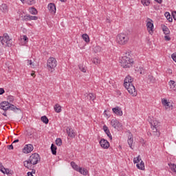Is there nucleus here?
<instances>
[{
    "label": "nucleus",
    "instance_id": "obj_62",
    "mask_svg": "<svg viewBox=\"0 0 176 176\" xmlns=\"http://www.w3.org/2000/svg\"><path fill=\"white\" fill-rule=\"evenodd\" d=\"M121 176H126V175H124V174H122Z\"/></svg>",
    "mask_w": 176,
    "mask_h": 176
},
{
    "label": "nucleus",
    "instance_id": "obj_8",
    "mask_svg": "<svg viewBox=\"0 0 176 176\" xmlns=\"http://www.w3.org/2000/svg\"><path fill=\"white\" fill-rule=\"evenodd\" d=\"M47 66L48 67V70L50 72H53L54 71V68L57 67V60L54 57H50L47 60Z\"/></svg>",
    "mask_w": 176,
    "mask_h": 176
},
{
    "label": "nucleus",
    "instance_id": "obj_50",
    "mask_svg": "<svg viewBox=\"0 0 176 176\" xmlns=\"http://www.w3.org/2000/svg\"><path fill=\"white\" fill-rule=\"evenodd\" d=\"M8 149H13V144H11V145H8L7 146Z\"/></svg>",
    "mask_w": 176,
    "mask_h": 176
},
{
    "label": "nucleus",
    "instance_id": "obj_6",
    "mask_svg": "<svg viewBox=\"0 0 176 176\" xmlns=\"http://www.w3.org/2000/svg\"><path fill=\"white\" fill-rule=\"evenodd\" d=\"M130 37L129 34L124 33H120L117 35L116 40L119 45H127Z\"/></svg>",
    "mask_w": 176,
    "mask_h": 176
},
{
    "label": "nucleus",
    "instance_id": "obj_55",
    "mask_svg": "<svg viewBox=\"0 0 176 176\" xmlns=\"http://www.w3.org/2000/svg\"><path fill=\"white\" fill-rule=\"evenodd\" d=\"M104 115H105L106 116H108V113H107V110H105V111H104Z\"/></svg>",
    "mask_w": 176,
    "mask_h": 176
},
{
    "label": "nucleus",
    "instance_id": "obj_2",
    "mask_svg": "<svg viewBox=\"0 0 176 176\" xmlns=\"http://www.w3.org/2000/svg\"><path fill=\"white\" fill-rule=\"evenodd\" d=\"M38 162H41V156L38 153H34L30 157L29 160L23 162V164L26 168H31L32 164L35 166V164H38Z\"/></svg>",
    "mask_w": 176,
    "mask_h": 176
},
{
    "label": "nucleus",
    "instance_id": "obj_53",
    "mask_svg": "<svg viewBox=\"0 0 176 176\" xmlns=\"http://www.w3.org/2000/svg\"><path fill=\"white\" fill-rule=\"evenodd\" d=\"M19 139H16L15 140L13 141L12 144H16V142H19Z\"/></svg>",
    "mask_w": 176,
    "mask_h": 176
},
{
    "label": "nucleus",
    "instance_id": "obj_43",
    "mask_svg": "<svg viewBox=\"0 0 176 176\" xmlns=\"http://www.w3.org/2000/svg\"><path fill=\"white\" fill-rule=\"evenodd\" d=\"M27 3L28 5H34V3H35V0H28Z\"/></svg>",
    "mask_w": 176,
    "mask_h": 176
},
{
    "label": "nucleus",
    "instance_id": "obj_60",
    "mask_svg": "<svg viewBox=\"0 0 176 176\" xmlns=\"http://www.w3.org/2000/svg\"><path fill=\"white\" fill-rule=\"evenodd\" d=\"M3 54V52L0 51V56H2Z\"/></svg>",
    "mask_w": 176,
    "mask_h": 176
},
{
    "label": "nucleus",
    "instance_id": "obj_4",
    "mask_svg": "<svg viewBox=\"0 0 176 176\" xmlns=\"http://www.w3.org/2000/svg\"><path fill=\"white\" fill-rule=\"evenodd\" d=\"M0 43L7 47H12L13 41L10 38L8 33H4L3 36H0Z\"/></svg>",
    "mask_w": 176,
    "mask_h": 176
},
{
    "label": "nucleus",
    "instance_id": "obj_17",
    "mask_svg": "<svg viewBox=\"0 0 176 176\" xmlns=\"http://www.w3.org/2000/svg\"><path fill=\"white\" fill-rule=\"evenodd\" d=\"M31 20H38V16H31V15H25L23 17V21H30Z\"/></svg>",
    "mask_w": 176,
    "mask_h": 176
},
{
    "label": "nucleus",
    "instance_id": "obj_5",
    "mask_svg": "<svg viewBox=\"0 0 176 176\" xmlns=\"http://www.w3.org/2000/svg\"><path fill=\"white\" fill-rule=\"evenodd\" d=\"M0 109H3V111H8L10 109L11 111H14V112H16V111H20V109L6 101L0 103Z\"/></svg>",
    "mask_w": 176,
    "mask_h": 176
},
{
    "label": "nucleus",
    "instance_id": "obj_24",
    "mask_svg": "<svg viewBox=\"0 0 176 176\" xmlns=\"http://www.w3.org/2000/svg\"><path fill=\"white\" fill-rule=\"evenodd\" d=\"M51 151L52 155H57V146L56 145L53 144L51 145Z\"/></svg>",
    "mask_w": 176,
    "mask_h": 176
},
{
    "label": "nucleus",
    "instance_id": "obj_45",
    "mask_svg": "<svg viewBox=\"0 0 176 176\" xmlns=\"http://www.w3.org/2000/svg\"><path fill=\"white\" fill-rule=\"evenodd\" d=\"M171 57H172L173 61H175L176 63V53L173 54Z\"/></svg>",
    "mask_w": 176,
    "mask_h": 176
},
{
    "label": "nucleus",
    "instance_id": "obj_51",
    "mask_svg": "<svg viewBox=\"0 0 176 176\" xmlns=\"http://www.w3.org/2000/svg\"><path fill=\"white\" fill-rule=\"evenodd\" d=\"M173 17L174 20H176V12L173 13Z\"/></svg>",
    "mask_w": 176,
    "mask_h": 176
},
{
    "label": "nucleus",
    "instance_id": "obj_52",
    "mask_svg": "<svg viewBox=\"0 0 176 176\" xmlns=\"http://www.w3.org/2000/svg\"><path fill=\"white\" fill-rule=\"evenodd\" d=\"M155 2H157V3H162L163 2V0H155Z\"/></svg>",
    "mask_w": 176,
    "mask_h": 176
},
{
    "label": "nucleus",
    "instance_id": "obj_64",
    "mask_svg": "<svg viewBox=\"0 0 176 176\" xmlns=\"http://www.w3.org/2000/svg\"><path fill=\"white\" fill-rule=\"evenodd\" d=\"M0 166H2V163L0 162Z\"/></svg>",
    "mask_w": 176,
    "mask_h": 176
},
{
    "label": "nucleus",
    "instance_id": "obj_39",
    "mask_svg": "<svg viewBox=\"0 0 176 176\" xmlns=\"http://www.w3.org/2000/svg\"><path fill=\"white\" fill-rule=\"evenodd\" d=\"M140 162H141V157L140 155H138L137 157H135L133 159V163H140Z\"/></svg>",
    "mask_w": 176,
    "mask_h": 176
},
{
    "label": "nucleus",
    "instance_id": "obj_44",
    "mask_svg": "<svg viewBox=\"0 0 176 176\" xmlns=\"http://www.w3.org/2000/svg\"><path fill=\"white\" fill-rule=\"evenodd\" d=\"M23 40L27 43H28V37L25 35L23 36Z\"/></svg>",
    "mask_w": 176,
    "mask_h": 176
},
{
    "label": "nucleus",
    "instance_id": "obj_63",
    "mask_svg": "<svg viewBox=\"0 0 176 176\" xmlns=\"http://www.w3.org/2000/svg\"><path fill=\"white\" fill-rule=\"evenodd\" d=\"M21 2H24V0H21Z\"/></svg>",
    "mask_w": 176,
    "mask_h": 176
},
{
    "label": "nucleus",
    "instance_id": "obj_38",
    "mask_svg": "<svg viewBox=\"0 0 176 176\" xmlns=\"http://www.w3.org/2000/svg\"><path fill=\"white\" fill-rule=\"evenodd\" d=\"M56 144L58 146H61V145H63V140H61L60 138H57L56 140Z\"/></svg>",
    "mask_w": 176,
    "mask_h": 176
},
{
    "label": "nucleus",
    "instance_id": "obj_30",
    "mask_svg": "<svg viewBox=\"0 0 176 176\" xmlns=\"http://www.w3.org/2000/svg\"><path fill=\"white\" fill-rule=\"evenodd\" d=\"M41 120L45 124H47V123H49V118H47V117L46 116H42L41 118Z\"/></svg>",
    "mask_w": 176,
    "mask_h": 176
},
{
    "label": "nucleus",
    "instance_id": "obj_10",
    "mask_svg": "<svg viewBox=\"0 0 176 176\" xmlns=\"http://www.w3.org/2000/svg\"><path fill=\"white\" fill-rule=\"evenodd\" d=\"M111 125L112 127H114V129H116V130H120L122 127V124L118 120H112L111 122Z\"/></svg>",
    "mask_w": 176,
    "mask_h": 176
},
{
    "label": "nucleus",
    "instance_id": "obj_34",
    "mask_svg": "<svg viewBox=\"0 0 176 176\" xmlns=\"http://www.w3.org/2000/svg\"><path fill=\"white\" fill-rule=\"evenodd\" d=\"M162 30L165 35H168V34H170V29H168L167 26L164 25Z\"/></svg>",
    "mask_w": 176,
    "mask_h": 176
},
{
    "label": "nucleus",
    "instance_id": "obj_57",
    "mask_svg": "<svg viewBox=\"0 0 176 176\" xmlns=\"http://www.w3.org/2000/svg\"><path fill=\"white\" fill-rule=\"evenodd\" d=\"M31 76H33L34 78H35V73H32Z\"/></svg>",
    "mask_w": 176,
    "mask_h": 176
},
{
    "label": "nucleus",
    "instance_id": "obj_16",
    "mask_svg": "<svg viewBox=\"0 0 176 176\" xmlns=\"http://www.w3.org/2000/svg\"><path fill=\"white\" fill-rule=\"evenodd\" d=\"M48 10L50 12V13H52V14H54L56 13V4L53 3H49Z\"/></svg>",
    "mask_w": 176,
    "mask_h": 176
},
{
    "label": "nucleus",
    "instance_id": "obj_54",
    "mask_svg": "<svg viewBox=\"0 0 176 176\" xmlns=\"http://www.w3.org/2000/svg\"><path fill=\"white\" fill-rule=\"evenodd\" d=\"M28 176H34V175H32V173L28 172Z\"/></svg>",
    "mask_w": 176,
    "mask_h": 176
},
{
    "label": "nucleus",
    "instance_id": "obj_13",
    "mask_svg": "<svg viewBox=\"0 0 176 176\" xmlns=\"http://www.w3.org/2000/svg\"><path fill=\"white\" fill-rule=\"evenodd\" d=\"M34 151V146L32 144H28L23 149V153H31Z\"/></svg>",
    "mask_w": 176,
    "mask_h": 176
},
{
    "label": "nucleus",
    "instance_id": "obj_7",
    "mask_svg": "<svg viewBox=\"0 0 176 176\" xmlns=\"http://www.w3.org/2000/svg\"><path fill=\"white\" fill-rule=\"evenodd\" d=\"M151 124L153 137H160V122L153 120Z\"/></svg>",
    "mask_w": 176,
    "mask_h": 176
},
{
    "label": "nucleus",
    "instance_id": "obj_46",
    "mask_svg": "<svg viewBox=\"0 0 176 176\" xmlns=\"http://www.w3.org/2000/svg\"><path fill=\"white\" fill-rule=\"evenodd\" d=\"M164 39L165 41H166L167 42H168V41H171V38L169 36H164Z\"/></svg>",
    "mask_w": 176,
    "mask_h": 176
},
{
    "label": "nucleus",
    "instance_id": "obj_19",
    "mask_svg": "<svg viewBox=\"0 0 176 176\" xmlns=\"http://www.w3.org/2000/svg\"><path fill=\"white\" fill-rule=\"evenodd\" d=\"M85 97H87V100L94 101V100H96V95H94V94H85Z\"/></svg>",
    "mask_w": 176,
    "mask_h": 176
},
{
    "label": "nucleus",
    "instance_id": "obj_11",
    "mask_svg": "<svg viewBox=\"0 0 176 176\" xmlns=\"http://www.w3.org/2000/svg\"><path fill=\"white\" fill-rule=\"evenodd\" d=\"M99 144L103 149H108L109 148V142L105 139H101Z\"/></svg>",
    "mask_w": 176,
    "mask_h": 176
},
{
    "label": "nucleus",
    "instance_id": "obj_31",
    "mask_svg": "<svg viewBox=\"0 0 176 176\" xmlns=\"http://www.w3.org/2000/svg\"><path fill=\"white\" fill-rule=\"evenodd\" d=\"M168 166H169L170 170L172 171H173V173H175V174H176V165L175 164L170 163V164H168Z\"/></svg>",
    "mask_w": 176,
    "mask_h": 176
},
{
    "label": "nucleus",
    "instance_id": "obj_14",
    "mask_svg": "<svg viewBox=\"0 0 176 176\" xmlns=\"http://www.w3.org/2000/svg\"><path fill=\"white\" fill-rule=\"evenodd\" d=\"M112 111L116 115H118V116H123V111H122V109L119 107H116L115 108L112 109Z\"/></svg>",
    "mask_w": 176,
    "mask_h": 176
},
{
    "label": "nucleus",
    "instance_id": "obj_48",
    "mask_svg": "<svg viewBox=\"0 0 176 176\" xmlns=\"http://www.w3.org/2000/svg\"><path fill=\"white\" fill-rule=\"evenodd\" d=\"M5 93V89L3 88H0V96H2Z\"/></svg>",
    "mask_w": 176,
    "mask_h": 176
},
{
    "label": "nucleus",
    "instance_id": "obj_56",
    "mask_svg": "<svg viewBox=\"0 0 176 176\" xmlns=\"http://www.w3.org/2000/svg\"><path fill=\"white\" fill-rule=\"evenodd\" d=\"M106 21H107V23H111V20H109V19H107V20H106Z\"/></svg>",
    "mask_w": 176,
    "mask_h": 176
},
{
    "label": "nucleus",
    "instance_id": "obj_33",
    "mask_svg": "<svg viewBox=\"0 0 176 176\" xmlns=\"http://www.w3.org/2000/svg\"><path fill=\"white\" fill-rule=\"evenodd\" d=\"M29 12L31 14H38V10L35 8H30Z\"/></svg>",
    "mask_w": 176,
    "mask_h": 176
},
{
    "label": "nucleus",
    "instance_id": "obj_1",
    "mask_svg": "<svg viewBox=\"0 0 176 176\" xmlns=\"http://www.w3.org/2000/svg\"><path fill=\"white\" fill-rule=\"evenodd\" d=\"M133 78L130 76H127L124 80V86L128 90L129 94H131L133 97H137V91L135 87L133 85Z\"/></svg>",
    "mask_w": 176,
    "mask_h": 176
},
{
    "label": "nucleus",
    "instance_id": "obj_49",
    "mask_svg": "<svg viewBox=\"0 0 176 176\" xmlns=\"http://www.w3.org/2000/svg\"><path fill=\"white\" fill-rule=\"evenodd\" d=\"M148 135L149 137H152V135H153V131H152V132H148Z\"/></svg>",
    "mask_w": 176,
    "mask_h": 176
},
{
    "label": "nucleus",
    "instance_id": "obj_15",
    "mask_svg": "<svg viewBox=\"0 0 176 176\" xmlns=\"http://www.w3.org/2000/svg\"><path fill=\"white\" fill-rule=\"evenodd\" d=\"M68 137H70L71 138H75V131L74 130L68 126L66 129Z\"/></svg>",
    "mask_w": 176,
    "mask_h": 176
},
{
    "label": "nucleus",
    "instance_id": "obj_36",
    "mask_svg": "<svg viewBox=\"0 0 176 176\" xmlns=\"http://www.w3.org/2000/svg\"><path fill=\"white\" fill-rule=\"evenodd\" d=\"M92 63H94L95 64V65H98V64H100V63H101V60L98 58H94L92 59Z\"/></svg>",
    "mask_w": 176,
    "mask_h": 176
},
{
    "label": "nucleus",
    "instance_id": "obj_37",
    "mask_svg": "<svg viewBox=\"0 0 176 176\" xmlns=\"http://www.w3.org/2000/svg\"><path fill=\"white\" fill-rule=\"evenodd\" d=\"M78 171L80 173V174H82V175H87V171H86L85 168H82L80 167L79 168Z\"/></svg>",
    "mask_w": 176,
    "mask_h": 176
},
{
    "label": "nucleus",
    "instance_id": "obj_26",
    "mask_svg": "<svg viewBox=\"0 0 176 176\" xmlns=\"http://www.w3.org/2000/svg\"><path fill=\"white\" fill-rule=\"evenodd\" d=\"M54 111L55 112H56L57 113H60V112H61V107L60 104H56L54 105Z\"/></svg>",
    "mask_w": 176,
    "mask_h": 176
},
{
    "label": "nucleus",
    "instance_id": "obj_47",
    "mask_svg": "<svg viewBox=\"0 0 176 176\" xmlns=\"http://www.w3.org/2000/svg\"><path fill=\"white\" fill-rule=\"evenodd\" d=\"M28 65H34V63H32V60H27Z\"/></svg>",
    "mask_w": 176,
    "mask_h": 176
},
{
    "label": "nucleus",
    "instance_id": "obj_25",
    "mask_svg": "<svg viewBox=\"0 0 176 176\" xmlns=\"http://www.w3.org/2000/svg\"><path fill=\"white\" fill-rule=\"evenodd\" d=\"M0 168V170L1 173H3V174H10V170H9V169L6 168L5 167H3V166H1Z\"/></svg>",
    "mask_w": 176,
    "mask_h": 176
},
{
    "label": "nucleus",
    "instance_id": "obj_32",
    "mask_svg": "<svg viewBox=\"0 0 176 176\" xmlns=\"http://www.w3.org/2000/svg\"><path fill=\"white\" fill-rule=\"evenodd\" d=\"M143 6H149L151 4V0H141Z\"/></svg>",
    "mask_w": 176,
    "mask_h": 176
},
{
    "label": "nucleus",
    "instance_id": "obj_58",
    "mask_svg": "<svg viewBox=\"0 0 176 176\" xmlns=\"http://www.w3.org/2000/svg\"><path fill=\"white\" fill-rule=\"evenodd\" d=\"M60 2H67V0H60Z\"/></svg>",
    "mask_w": 176,
    "mask_h": 176
},
{
    "label": "nucleus",
    "instance_id": "obj_40",
    "mask_svg": "<svg viewBox=\"0 0 176 176\" xmlns=\"http://www.w3.org/2000/svg\"><path fill=\"white\" fill-rule=\"evenodd\" d=\"M78 67H79V69H80L82 72H86L87 68L85 66H83V65H79Z\"/></svg>",
    "mask_w": 176,
    "mask_h": 176
},
{
    "label": "nucleus",
    "instance_id": "obj_42",
    "mask_svg": "<svg viewBox=\"0 0 176 176\" xmlns=\"http://www.w3.org/2000/svg\"><path fill=\"white\" fill-rule=\"evenodd\" d=\"M7 100L9 101V102H13L14 98L12 96H8Z\"/></svg>",
    "mask_w": 176,
    "mask_h": 176
},
{
    "label": "nucleus",
    "instance_id": "obj_12",
    "mask_svg": "<svg viewBox=\"0 0 176 176\" xmlns=\"http://www.w3.org/2000/svg\"><path fill=\"white\" fill-rule=\"evenodd\" d=\"M162 102L168 111H171V109H173V103L167 102L166 99H162Z\"/></svg>",
    "mask_w": 176,
    "mask_h": 176
},
{
    "label": "nucleus",
    "instance_id": "obj_28",
    "mask_svg": "<svg viewBox=\"0 0 176 176\" xmlns=\"http://www.w3.org/2000/svg\"><path fill=\"white\" fill-rule=\"evenodd\" d=\"M165 17L167 19L169 23H173V17H171V15L170 14L169 12L165 13Z\"/></svg>",
    "mask_w": 176,
    "mask_h": 176
},
{
    "label": "nucleus",
    "instance_id": "obj_29",
    "mask_svg": "<svg viewBox=\"0 0 176 176\" xmlns=\"http://www.w3.org/2000/svg\"><path fill=\"white\" fill-rule=\"evenodd\" d=\"M71 166L72 167V168H74V170H76V171H78L79 168H80V167H79L75 162H71Z\"/></svg>",
    "mask_w": 176,
    "mask_h": 176
},
{
    "label": "nucleus",
    "instance_id": "obj_9",
    "mask_svg": "<svg viewBox=\"0 0 176 176\" xmlns=\"http://www.w3.org/2000/svg\"><path fill=\"white\" fill-rule=\"evenodd\" d=\"M148 21L146 23V28H147V31L148 32V33L152 35V34H153V21H152V19H148Z\"/></svg>",
    "mask_w": 176,
    "mask_h": 176
},
{
    "label": "nucleus",
    "instance_id": "obj_23",
    "mask_svg": "<svg viewBox=\"0 0 176 176\" xmlns=\"http://www.w3.org/2000/svg\"><path fill=\"white\" fill-rule=\"evenodd\" d=\"M0 10L3 12V13H8V6H6V4H2L0 6Z\"/></svg>",
    "mask_w": 176,
    "mask_h": 176
},
{
    "label": "nucleus",
    "instance_id": "obj_20",
    "mask_svg": "<svg viewBox=\"0 0 176 176\" xmlns=\"http://www.w3.org/2000/svg\"><path fill=\"white\" fill-rule=\"evenodd\" d=\"M169 86L172 90L176 91V82L174 80L169 81Z\"/></svg>",
    "mask_w": 176,
    "mask_h": 176
},
{
    "label": "nucleus",
    "instance_id": "obj_59",
    "mask_svg": "<svg viewBox=\"0 0 176 176\" xmlns=\"http://www.w3.org/2000/svg\"><path fill=\"white\" fill-rule=\"evenodd\" d=\"M3 116H7L6 112H4V113H3Z\"/></svg>",
    "mask_w": 176,
    "mask_h": 176
},
{
    "label": "nucleus",
    "instance_id": "obj_41",
    "mask_svg": "<svg viewBox=\"0 0 176 176\" xmlns=\"http://www.w3.org/2000/svg\"><path fill=\"white\" fill-rule=\"evenodd\" d=\"M100 51H101V47L100 46H96L94 49V52L95 53H100Z\"/></svg>",
    "mask_w": 176,
    "mask_h": 176
},
{
    "label": "nucleus",
    "instance_id": "obj_22",
    "mask_svg": "<svg viewBox=\"0 0 176 176\" xmlns=\"http://www.w3.org/2000/svg\"><path fill=\"white\" fill-rule=\"evenodd\" d=\"M128 144L129 146V148H131V149H133V135H131L129 136Z\"/></svg>",
    "mask_w": 176,
    "mask_h": 176
},
{
    "label": "nucleus",
    "instance_id": "obj_35",
    "mask_svg": "<svg viewBox=\"0 0 176 176\" xmlns=\"http://www.w3.org/2000/svg\"><path fill=\"white\" fill-rule=\"evenodd\" d=\"M155 77H153V76H148V82H149V83H155Z\"/></svg>",
    "mask_w": 176,
    "mask_h": 176
},
{
    "label": "nucleus",
    "instance_id": "obj_18",
    "mask_svg": "<svg viewBox=\"0 0 176 176\" xmlns=\"http://www.w3.org/2000/svg\"><path fill=\"white\" fill-rule=\"evenodd\" d=\"M103 130L107 134V137H109V140L112 141V135H111V131H109V129L108 128V126H107V125L103 126Z\"/></svg>",
    "mask_w": 176,
    "mask_h": 176
},
{
    "label": "nucleus",
    "instance_id": "obj_21",
    "mask_svg": "<svg viewBox=\"0 0 176 176\" xmlns=\"http://www.w3.org/2000/svg\"><path fill=\"white\" fill-rule=\"evenodd\" d=\"M136 167L139 168V170H145V164L144 161H141L140 164H137Z\"/></svg>",
    "mask_w": 176,
    "mask_h": 176
},
{
    "label": "nucleus",
    "instance_id": "obj_3",
    "mask_svg": "<svg viewBox=\"0 0 176 176\" xmlns=\"http://www.w3.org/2000/svg\"><path fill=\"white\" fill-rule=\"evenodd\" d=\"M120 63L123 68H130L133 65V58L130 56V52L126 53L125 56L120 59Z\"/></svg>",
    "mask_w": 176,
    "mask_h": 176
},
{
    "label": "nucleus",
    "instance_id": "obj_61",
    "mask_svg": "<svg viewBox=\"0 0 176 176\" xmlns=\"http://www.w3.org/2000/svg\"><path fill=\"white\" fill-rule=\"evenodd\" d=\"M140 74H144V72L142 70L140 71Z\"/></svg>",
    "mask_w": 176,
    "mask_h": 176
},
{
    "label": "nucleus",
    "instance_id": "obj_27",
    "mask_svg": "<svg viewBox=\"0 0 176 176\" xmlns=\"http://www.w3.org/2000/svg\"><path fill=\"white\" fill-rule=\"evenodd\" d=\"M82 38L87 43H89V42H90V38L89 37V35L84 34L82 35Z\"/></svg>",
    "mask_w": 176,
    "mask_h": 176
}]
</instances>
